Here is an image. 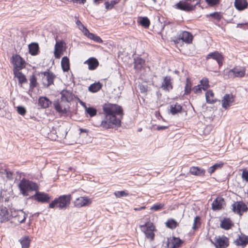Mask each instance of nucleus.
I'll use <instances>...</instances> for the list:
<instances>
[{
    "label": "nucleus",
    "instance_id": "obj_1",
    "mask_svg": "<svg viewBox=\"0 0 248 248\" xmlns=\"http://www.w3.org/2000/svg\"><path fill=\"white\" fill-rule=\"evenodd\" d=\"M104 118L100 126L104 129H117L122 126V120L124 115V109L121 106L109 102L102 105Z\"/></svg>",
    "mask_w": 248,
    "mask_h": 248
},
{
    "label": "nucleus",
    "instance_id": "obj_2",
    "mask_svg": "<svg viewBox=\"0 0 248 248\" xmlns=\"http://www.w3.org/2000/svg\"><path fill=\"white\" fill-rule=\"evenodd\" d=\"M10 62L13 65L14 78L18 79V83L20 87L24 83L28 82L26 76L20 70L25 68L27 64L25 60L18 54H14L10 58Z\"/></svg>",
    "mask_w": 248,
    "mask_h": 248
},
{
    "label": "nucleus",
    "instance_id": "obj_3",
    "mask_svg": "<svg viewBox=\"0 0 248 248\" xmlns=\"http://www.w3.org/2000/svg\"><path fill=\"white\" fill-rule=\"evenodd\" d=\"M72 199L71 194L60 195L52 200L48 204V208H58L60 210H65L69 207Z\"/></svg>",
    "mask_w": 248,
    "mask_h": 248
},
{
    "label": "nucleus",
    "instance_id": "obj_4",
    "mask_svg": "<svg viewBox=\"0 0 248 248\" xmlns=\"http://www.w3.org/2000/svg\"><path fill=\"white\" fill-rule=\"evenodd\" d=\"M202 0H181L173 7L177 10L184 11L186 13L192 12L195 11L196 7L198 6L202 9L203 7L201 5Z\"/></svg>",
    "mask_w": 248,
    "mask_h": 248
},
{
    "label": "nucleus",
    "instance_id": "obj_5",
    "mask_svg": "<svg viewBox=\"0 0 248 248\" xmlns=\"http://www.w3.org/2000/svg\"><path fill=\"white\" fill-rule=\"evenodd\" d=\"M18 187L20 193L24 196L29 195V193L31 191L36 192L39 190L38 185L35 182L29 180V179L23 178L18 184Z\"/></svg>",
    "mask_w": 248,
    "mask_h": 248
},
{
    "label": "nucleus",
    "instance_id": "obj_6",
    "mask_svg": "<svg viewBox=\"0 0 248 248\" xmlns=\"http://www.w3.org/2000/svg\"><path fill=\"white\" fill-rule=\"evenodd\" d=\"M36 74L39 76H41L42 84L45 87L48 88L51 85L54 84L56 76L49 69H47L44 72H38Z\"/></svg>",
    "mask_w": 248,
    "mask_h": 248
},
{
    "label": "nucleus",
    "instance_id": "obj_7",
    "mask_svg": "<svg viewBox=\"0 0 248 248\" xmlns=\"http://www.w3.org/2000/svg\"><path fill=\"white\" fill-rule=\"evenodd\" d=\"M28 199L34 200L39 203L49 204L53 199V197L47 193L37 190L34 194L30 196Z\"/></svg>",
    "mask_w": 248,
    "mask_h": 248
},
{
    "label": "nucleus",
    "instance_id": "obj_8",
    "mask_svg": "<svg viewBox=\"0 0 248 248\" xmlns=\"http://www.w3.org/2000/svg\"><path fill=\"white\" fill-rule=\"evenodd\" d=\"M10 214L7 208L6 207L2 206L0 209V220L1 222H5L10 220L12 217H17L20 216L19 214H16V209L14 208H10Z\"/></svg>",
    "mask_w": 248,
    "mask_h": 248
},
{
    "label": "nucleus",
    "instance_id": "obj_9",
    "mask_svg": "<svg viewBox=\"0 0 248 248\" xmlns=\"http://www.w3.org/2000/svg\"><path fill=\"white\" fill-rule=\"evenodd\" d=\"M140 227L148 239H150L151 241L154 240L155 236L154 231L155 230V228L153 223L147 221L144 224L140 225Z\"/></svg>",
    "mask_w": 248,
    "mask_h": 248
},
{
    "label": "nucleus",
    "instance_id": "obj_10",
    "mask_svg": "<svg viewBox=\"0 0 248 248\" xmlns=\"http://www.w3.org/2000/svg\"><path fill=\"white\" fill-rule=\"evenodd\" d=\"M229 245V238L225 235H216L214 237V246L216 248H227Z\"/></svg>",
    "mask_w": 248,
    "mask_h": 248
},
{
    "label": "nucleus",
    "instance_id": "obj_11",
    "mask_svg": "<svg viewBox=\"0 0 248 248\" xmlns=\"http://www.w3.org/2000/svg\"><path fill=\"white\" fill-rule=\"evenodd\" d=\"M232 206V211L240 216H242L244 212L248 211L247 205L242 201L234 202Z\"/></svg>",
    "mask_w": 248,
    "mask_h": 248
},
{
    "label": "nucleus",
    "instance_id": "obj_12",
    "mask_svg": "<svg viewBox=\"0 0 248 248\" xmlns=\"http://www.w3.org/2000/svg\"><path fill=\"white\" fill-rule=\"evenodd\" d=\"M66 50V44L63 40L57 41L54 46V55L56 59H60Z\"/></svg>",
    "mask_w": 248,
    "mask_h": 248
},
{
    "label": "nucleus",
    "instance_id": "obj_13",
    "mask_svg": "<svg viewBox=\"0 0 248 248\" xmlns=\"http://www.w3.org/2000/svg\"><path fill=\"white\" fill-rule=\"evenodd\" d=\"M52 104L53 105L54 108L56 111L60 114L61 116H67L70 112V107H68V108L65 107L63 108L59 99L55 100L53 102H52Z\"/></svg>",
    "mask_w": 248,
    "mask_h": 248
},
{
    "label": "nucleus",
    "instance_id": "obj_14",
    "mask_svg": "<svg viewBox=\"0 0 248 248\" xmlns=\"http://www.w3.org/2000/svg\"><path fill=\"white\" fill-rule=\"evenodd\" d=\"M92 202L91 199L88 197H80L76 199L74 201V205L78 208L81 207L88 206L90 205Z\"/></svg>",
    "mask_w": 248,
    "mask_h": 248
},
{
    "label": "nucleus",
    "instance_id": "obj_15",
    "mask_svg": "<svg viewBox=\"0 0 248 248\" xmlns=\"http://www.w3.org/2000/svg\"><path fill=\"white\" fill-rule=\"evenodd\" d=\"M234 96L232 93L225 94L221 100L222 107L225 110L228 109L232 104L234 101Z\"/></svg>",
    "mask_w": 248,
    "mask_h": 248
},
{
    "label": "nucleus",
    "instance_id": "obj_16",
    "mask_svg": "<svg viewBox=\"0 0 248 248\" xmlns=\"http://www.w3.org/2000/svg\"><path fill=\"white\" fill-rule=\"evenodd\" d=\"M233 243L237 246L244 248L248 244V236L240 232V234H237V237Z\"/></svg>",
    "mask_w": 248,
    "mask_h": 248
},
{
    "label": "nucleus",
    "instance_id": "obj_17",
    "mask_svg": "<svg viewBox=\"0 0 248 248\" xmlns=\"http://www.w3.org/2000/svg\"><path fill=\"white\" fill-rule=\"evenodd\" d=\"M226 205V202L223 198L217 197L212 203V209L213 211H219L224 209Z\"/></svg>",
    "mask_w": 248,
    "mask_h": 248
},
{
    "label": "nucleus",
    "instance_id": "obj_18",
    "mask_svg": "<svg viewBox=\"0 0 248 248\" xmlns=\"http://www.w3.org/2000/svg\"><path fill=\"white\" fill-rule=\"evenodd\" d=\"M171 80L172 78L170 76L164 77L160 88L163 90L169 92L173 87Z\"/></svg>",
    "mask_w": 248,
    "mask_h": 248
},
{
    "label": "nucleus",
    "instance_id": "obj_19",
    "mask_svg": "<svg viewBox=\"0 0 248 248\" xmlns=\"http://www.w3.org/2000/svg\"><path fill=\"white\" fill-rule=\"evenodd\" d=\"M184 112H186V114H187L186 111L185 110L183 106L177 102L170 105V113L172 115L182 113Z\"/></svg>",
    "mask_w": 248,
    "mask_h": 248
},
{
    "label": "nucleus",
    "instance_id": "obj_20",
    "mask_svg": "<svg viewBox=\"0 0 248 248\" xmlns=\"http://www.w3.org/2000/svg\"><path fill=\"white\" fill-rule=\"evenodd\" d=\"M134 69L136 71H140L145 64V60L140 56L135 57L133 59Z\"/></svg>",
    "mask_w": 248,
    "mask_h": 248
},
{
    "label": "nucleus",
    "instance_id": "obj_21",
    "mask_svg": "<svg viewBox=\"0 0 248 248\" xmlns=\"http://www.w3.org/2000/svg\"><path fill=\"white\" fill-rule=\"evenodd\" d=\"M60 94L61 102L65 101L70 103L73 100V94L70 90L64 89L60 92Z\"/></svg>",
    "mask_w": 248,
    "mask_h": 248
},
{
    "label": "nucleus",
    "instance_id": "obj_22",
    "mask_svg": "<svg viewBox=\"0 0 248 248\" xmlns=\"http://www.w3.org/2000/svg\"><path fill=\"white\" fill-rule=\"evenodd\" d=\"M189 172L190 174L199 177L205 176L206 170L198 166H192L190 167Z\"/></svg>",
    "mask_w": 248,
    "mask_h": 248
},
{
    "label": "nucleus",
    "instance_id": "obj_23",
    "mask_svg": "<svg viewBox=\"0 0 248 248\" xmlns=\"http://www.w3.org/2000/svg\"><path fill=\"white\" fill-rule=\"evenodd\" d=\"M52 104V102L46 96H40L38 100V105L42 108H49Z\"/></svg>",
    "mask_w": 248,
    "mask_h": 248
},
{
    "label": "nucleus",
    "instance_id": "obj_24",
    "mask_svg": "<svg viewBox=\"0 0 248 248\" xmlns=\"http://www.w3.org/2000/svg\"><path fill=\"white\" fill-rule=\"evenodd\" d=\"M84 63L88 65L89 70L93 71L95 70L97 68L99 62L96 58L90 57L86 60Z\"/></svg>",
    "mask_w": 248,
    "mask_h": 248
},
{
    "label": "nucleus",
    "instance_id": "obj_25",
    "mask_svg": "<svg viewBox=\"0 0 248 248\" xmlns=\"http://www.w3.org/2000/svg\"><path fill=\"white\" fill-rule=\"evenodd\" d=\"M28 51L31 56L38 55L40 52V47L37 42H32L28 45Z\"/></svg>",
    "mask_w": 248,
    "mask_h": 248
},
{
    "label": "nucleus",
    "instance_id": "obj_26",
    "mask_svg": "<svg viewBox=\"0 0 248 248\" xmlns=\"http://www.w3.org/2000/svg\"><path fill=\"white\" fill-rule=\"evenodd\" d=\"M206 102L209 104H213L217 102H220V100L215 98V94L212 90H208L205 94Z\"/></svg>",
    "mask_w": 248,
    "mask_h": 248
},
{
    "label": "nucleus",
    "instance_id": "obj_27",
    "mask_svg": "<svg viewBox=\"0 0 248 248\" xmlns=\"http://www.w3.org/2000/svg\"><path fill=\"white\" fill-rule=\"evenodd\" d=\"M182 41L186 44H190L192 43L194 36L189 31H181L180 33Z\"/></svg>",
    "mask_w": 248,
    "mask_h": 248
},
{
    "label": "nucleus",
    "instance_id": "obj_28",
    "mask_svg": "<svg viewBox=\"0 0 248 248\" xmlns=\"http://www.w3.org/2000/svg\"><path fill=\"white\" fill-rule=\"evenodd\" d=\"M157 20L158 21V25L160 26V28L158 29V31H156V32L159 35L161 34L165 26L172 24V22L170 20L165 19L164 17L161 18L158 16Z\"/></svg>",
    "mask_w": 248,
    "mask_h": 248
},
{
    "label": "nucleus",
    "instance_id": "obj_29",
    "mask_svg": "<svg viewBox=\"0 0 248 248\" xmlns=\"http://www.w3.org/2000/svg\"><path fill=\"white\" fill-rule=\"evenodd\" d=\"M233 225V222L229 217H224L220 220V227L224 230H228Z\"/></svg>",
    "mask_w": 248,
    "mask_h": 248
},
{
    "label": "nucleus",
    "instance_id": "obj_30",
    "mask_svg": "<svg viewBox=\"0 0 248 248\" xmlns=\"http://www.w3.org/2000/svg\"><path fill=\"white\" fill-rule=\"evenodd\" d=\"M170 241L171 243L170 248H180L184 243V240L180 239V237L174 236L170 237Z\"/></svg>",
    "mask_w": 248,
    "mask_h": 248
},
{
    "label": "nucleus",
    "instance_id": "obj_31",
    "mask_svg": "<svg viewBox=\"0 0 248 248\" xmlns=\"http://www.w3.org/2000/svg\"><path fill=\"white\" fill-rule=\"evenodd\" d=\"M234 6L239 11H242L248 7V2L247 0H235Z\"/></svg>",
    "mask_w": 248,
    "mask_h": 248
},
{
    "label": "nucleus",
    "instance_id": "obj_32",
    "mask_svg": "<svg viewBox=\"0 0 248 248\" xmlns=\"http://www.w3.org/2000/svg\"><path fill=\"white\" fill-rule=\"evenodd\" d=\"M137 23L144 28L148 29L150 25V20L147 16H139Z\"/></svg>",
    "mask_w": 248,
    "mask_h": 248
},
{
    "label": "nucleus",
    "instance_id": "obj_33",
    "mask_svg": "<svg viewBox=\"0 0 248 248\" xmlns=\"http://www.w3.org/2000/svg\"><path fill=\"white\" fill-rule=\"evenodd\" d=\"M212 59L217 62L219 61L220 59H224V56L221 52L218 51H215L214 52L209 53L206 56V59L208 60Z\"/></svg>",
    "mask_w": 248,
    "mask_h": 248
},
{
    "label": "nucleus",
    "instance_id": "obj_34",
    "mask_svg": "<svg viewBox=\"0 0 248 248\" xmlns=\"http://www.w3.org/2000/svg\"><path fill=\"white\" fill-rule=\"evenodd\" d=\"M233 78H243L245 76L246 74V69L244 67L237 68L234 67L232 68Z\"/></svg>",
    "mask_w": 248,
    "mask_h": 248
},
{
    "label": "nucleus",
    "instance_id": "obj_35",
    "mask_svg": "<svg viewBox=\"0 0 248 248\" xmlns=\"http://www.w3.org/2000/svg\"><path fill=\"white\" fill-rule=\"evenodd\" d=\"M61 67L64 72H67L70 70V61L67 56H64L61 60Z\"/></svg>",
    "mask_w": 248,
    "mask_h": 248
},
{
    "label": "nucleus",
    "instance_id": "obj_36",
    "mask_svg": "<svg viewBox=\"0 0 248 248\" xmlns=\"http://www.w3.org/2000/svg\"><path fill=\"white\" fill-rule=\"evenodd\" d=\"M103 84L100 82H95L91 84L88 87V91L92 93L98 92L102 88Z\"/></svg>",
    "mask_w": 248,
    "mask_h": 248
},
{
    "label": "nucleus",
    "instance_id": "obj_37",
    "mask_svg": "<svg viewBox=\"0 0 248 248\" xmlns=\"http://www.w3.org/2000/svg\"><path fill=\"white\" fill-rule=\"evenodd\" d=\"M165 224L167 228L171 230H174L179 226L178 222L175 219L172 218L167 219Z\"/></svg>",
    "mask_w": 248,
    "mask_h": 248
},
{
    "label": "nucleus",
    "instance_id": "obj_38",
    "mask_svg": "<svg viewBox=\"0 0 248 248\" xmlns=\"http://www.w3.org/2000/svg\"><path fill=\"white\" fill-rule=\"evenodd\" d=\"M16 214H19L20 216L17 217H12L17 219L18 222L20 223H23L25 222L26 219L28 217V215L25 213L23 210H16Z\"/></svg>",
    "mask_w": 248,
    "mask_h": 248
},
{
    "label": "nucleus",
    "instance_id": "obj_39",
    "mask_svg": "<svg viewBox=\"0 0 248 248\" xmlns=\"http://www.w3.org/2000/svg\"><path fill=\"white\" fill-rule=\"evenodd\" d=\"M29 80L30 91L33 92L34 88L39 85V83L37 82V77L34 73H33L32 75L30 76Z\"/></svg>",
    "mask_w": 248,
    "mask_h": 248
},
{
    "label": "nucleus",
    "instance_id": "obj_40",
    "mask_svg": "<svg viewBox=\"0 0 248 248\" xmlns=\"http://www.w3.org/2000/svg\"><path fill=\"white\" fill-rule=\"evenodd\" d=\"M68 131V129L67 128H65L63 126H60L58 129L56 137L59 138L61 139H65L67 134Z\"/></svg>",
    "mask_w": 248,
    "mask_h": 248
},
{
    "label": "nucleus",
    "instance_id": "obj_41",
    "mask_svg": "<svg viewBox=\"0 0 248 248\" xmlns=\"http://www.w3.org/2000/svg\"><path fill=\"white\" fill-rule=\"evenodd\" d=\"M206 18L211 17V18L220 21L223 18L222 13L221 12H214L209 14L205 15Z\"/></svg>",
    "mask_w": 248,
    "mask_h": 248
},
{
    "label": "nucleus",
    "instance_id": "obj_42",
    "mask_svg": "<svg viewBox=\"0 0 248 248\" xmlns=\"http://www.w3.org/2000/svg\"><path fill=\"white\" fill-rule=\"evenodd\" d=\"M192 86V82L190 81L189 78L187 77L186 78V83L185 87V93L184 95H189L190 94L191 91L193 88Z\"/></svg>",
    "mask_w": 248,
    "mask_h": 248
},
{
    "label": "nucleus",
    "instance_id": "obj_43",
    "mask_svg": "<svg viewBox=\"0 0 248 248\" xmlns=\"http://www.w3.org/2000/svg\"><path fill=\"white\" fill-rule=\"evenodd\" d=\"M224 165V163L220 162L218 163H216L213 165L209 167L208 169V172L210 174H212L216 170L221 169Z\"/></svg>",
    "mask_w": 248,
    "mask_h": 248
},
{
    "label": "nucleus",
    "instance_id": "obj_44",
    "mask_svg": "<svg viewBox=\"0 0 248 248\" xmlns=\"http://www.w3.org/2000/svg\"><path fill=\"white\" fill-rule=\"evenodd\" d=\"M19 241L22 246V248H29L31 241L29 236L22 237Z\"/></svg>",
    "mask_w": 248,
    "mask_h": 248
},
{
    "label": "nucleus",
    "instance_id": "obj_45",
    "mask_svg": "<svg viewBox=\"0 0 248 248\" xmlns=\"http://www.w3.org/2000/svg\"><path fill=\"white\" fill-rule=\"evenodd\" d=\"M200 86L204 91H207L208 89L210 87L209 81L208 78H203L200 81Z\"/></svg>",
    "mask_w": 248,
    "mask_h": 248
},
{
    "label": "nucleus",
    "instance_id": "obj_46",
    "mask_svg": "<svg viewBox=\"0 0 248 248\" xmlns=\"http://www.w3.org/2000/svg\"><path fill=\"white\" fill-rule=\"evenodd\" d=\"M201 217L199 216H196L194 219L192 229L194 231L198 230L201 227Z\"/></svg>",
    "mask_w": 248,
    "mask_h": 248
},
{
    "label": "nucleus",
    "instance_id": "obj_47",
    "mask_svg": "<svg viewBox=\"0 0 248 248\" xmlns=\"http://www.w3.org/2000/svg\"><path fill=\"white\" fill-rule=\"evenodd\" d=\"M120 2V0H112L110 1H106L104 3L107 10H110L114 7V6Z\"/></svg>",
    "mask_w": 248,
    "mask_h": 248
},
{
    "label": "nucleus",
    "instance_id": "obj_48",
    "mask_svg": "<svg viewBox=\"0 0 248 248\" xmlns=\"http://www.w3.org/2000/svg\"><path fill=\"white\" fill-rule=\"evenodd\" d=\"M85 113L90 116V117H93L97 114V110L96 108L93 107H87L85 108Z\"/></svg>",
    "mask_w": 248,
    "mask_h": 248
},
{
    "label": "nucleus",
    "instance_id": "obj_49",
    "mask_svg": "<svg viewBox=\"0 0 248 248\" xmlns=\"http://www.w3.org/2000/svg\"><path fill=\"white\" fill-rule=\"evenodd\" d=\"M165 204L163 203H156L154 204L150 208L152 211H158L164 208Z\"/></svg>",
    "mask_w": 248,
    "mask_h": 248
},
{
    "label": "nucleus",
    "instance_id": "obj_50",
    "mask_svg": "<svg viewBox=\"0 0 248 248\" xmlns=\"http://www.w3.org/2000/svg\"><path fill=\"white\" fill-rule=\"evenodd\" d=\"M223 75L225 79L227 78H233V74L232 69L224 70L223 72Z\"/></svg>",
    "mask_w": 248,
    "mask_h": 248
},
{
    "label": "nucleus",
    "instance_id": "obj_51",
    "mask_svg": "<svg viewBox=\"0 0 248 248\" xmlns=\"http://www.w3.org/2000/svg\"><path fill=\"white\" fill-rule=\"evenodd\" d=\"M205 2L209 7L217 6L220 2L221 0H204Z\"/></svg>",
    "mask_w": 248,
    "mask_h": 248
},
{
    "label": "nucleus",
    "instance_id": "obj_52",
    "mask_svg": "<svg viewBox=\"0 0 248 248\" xmlns=\"http://www.w3.org/2000/svg\"><path fill=\"white\" fill-rule=\"evenodd\" d=\"M127 190L117 191L114 192V195L117 198H122L128 195Z\"/></svg>",
    "mask_w": 248,
    "mask_h": 248
},
{
    "label": "nucleus",
    "instance_id": "obj_53",
    "mask_svg": "<svg viewBox=\"0 0 248 248\" xmlns=\"http://www.w3.org/2000/svg\"><path fill=\"white\" fill-rule=\"evenodd\" d=\"M16 111L19 114L22 116H24L27 112L26 108L22 106H17L16 107Z\"/></svg>",
    "mask_w": 248,
    "mask_h": 248
},
{
    "label": "nucleus",
    "instance_id": "obj_54",
    "mask_svg": "<svg viewBox=\"0 0 248 248\" xmlns=\"http://www.w3.org/2000/svg\"><path fill=\"white\" fill-rule=\"evenodd\" d=\"M83 33L85 36L91 40H93V38L95 35V34L91 32L88 29H86Z\"/></svg>",
    "mask_w": 248,
    "mask_h": 248
},
{
    "label": "nucleus",
    "instance_id": "obj_55",
    "mask_svg": "<svg viewBox=\"0 0 248 248\" xmlns=\"http://www.w3.org/2000/svg\"><path fill=\"white\" fill-rule=\"evenodd\" d=\"M76 24L78 28L80 30L82 31L83 32L85 31L86 29H87V27L85 26L79 20H77L76 21Z\"/></svg>",
    "mask_w": 248,
    "mask_h": 248
},
{
    "label": "nucleus",
    "instance_id": "obj_56",
    "mask_svg": "<svg viewBox=\"0 0 248 248\" xmlns=\"http://www.w3.org/2000/svg\"><path fill=\"white\" fill-rule=\"evenodd\" d=\"M7 179L9 180H12L13 179V172L7 169L5 174Z\"/></svg>",
    "mask_w": 248,
    "mask_h": 248
},
{
    "label": "nucleus",
    "instance_id": "obj_57",
    "mask_svg": "<svg viewBox=\"0 0 248 248\" xmlns=\"http://www.w3.org/2000/svg\"><path fill=\"white\" fill-rule=\"evenodd\" d=\"M202 87L200 86V85L199 84L193 87V89H192L194 93L196 94L202 93Z\"/></svg>",
    "mask_w": 248,
    "mask_h": 248
},
{
    "label": "nucleus",
    "instance_id": "obj_58",
    "mask_svg": "<svg viewBox=\"0 0 248 248\" xmlns=\"http://www.w3.org/2000/svg\"><path fill=\"white\" fill-rule=\"evenodd\" d=\"M181 40H182V38L180 33L177 36H173L171 40V41H173L175 44L179 43Z\"/></svg>",
    "mask_w": 248,
    "mask_h": 248
},
{
    "label": "nucleus",
    "instance_id": "obj_59",
    "mask_svg": "<svg viewBox=\"0 0 248 248\" xmlns=\"http://www.w3.org/2000/svg\"><path fill=\"white\" fill-rule=\"evenodd\" d=\"M242 178L244 180L248 182V170L245 169L243 170Z\"/></svg>",
    "mask_w": 248,
    "mask_h": 248
},
{
    "label": "nucleus",
    "instance_id": "obj_60",
    "mask_svg": "<svg viewBox=\"0 0 248 248\" xmlns=\"http://www.w3.org/2000/svg\"><path fill=\"white\" fill-rule=\"evenodd\" d=\"M236 28H239L244 30L248 29V22L242 23H238Z\"/></svg>",
    "mask_w": 248,
    "mask_h": 248
},
{
    "label": "nucleus",
    "instance_id": "obj_61",
    "mask_svg": "<svg viewBox=\"0 0 248 248\" xmlns=\"http://www.w3.org/2000/svg\"><path fill=\"white\" fill-rule=\"evenodd\" d=\"M139 87L141 93H146L148 91V86L147 85L140 84L139 85Z\"/></svg>",
    "mask_w": 248,
    "mask_h": 248
},
{
    "label": "nucleus",
    "instance_id": "obj_62",
    "mask_svg": "<svg viewBox=\"0 0 248 248\" xmlns=\"http://www.w3.org/2000/svg\"><path fill=\"white\" fill-rule=\"evenodd\" d=\"M92 40L98 43H102L103 42L102 39L100 38V37L98 36L96 34L94 35V37L93 38Z\"/></svg>",
    "mask_w": 248,
    "mask_h": 248
},
{
    "label": "nucleus",
    "instance_id": "obj_63",
    "mask_svg": "<svg viewBox=\"0 0 248 248\" xmlns=\"http://www.w3.org/2000/svg\"><path fill=\"white\" fill-rule=\"evenodd\" d=\"M169 126H161V125H158L156 127V130L158 131H161L164 130L165 129H167L169 128Z\"/></svg>",
    "mask_w": 248,
    "mask_h": 248
},
{
    "label": "nucleus",
    "instance_id": "obj_64",
    "mask_svg": "<svg viewBox=\"0 0 248 248\" xmlns=\"http://www.w3.org/2000/svg\"><path fill=\"white\" fill-rule=\"evenodd\" d=\"M170 241V237H167V240L166 243V246H165L166 248H170L171 247V243Z\"/></svg>",
    "mask_w": 248,
    "mask_h": 248
}]
</instances>
